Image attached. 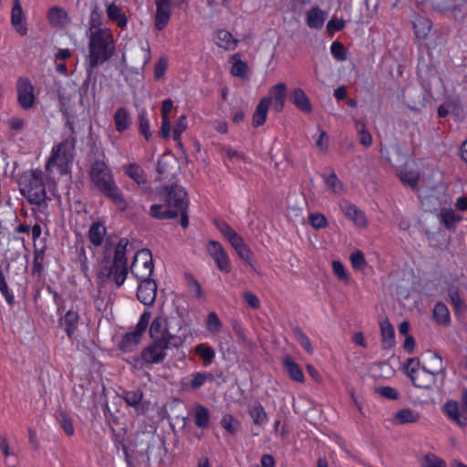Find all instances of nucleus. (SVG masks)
Returning a JSON list of instances; mask_svg holds the SVG:
<instances>
[{
	"label": "nucleus",
	"instance_id": "nucleus-1",
	"mask_svg": "<svg viewBox=\"0 0 467 467\" xmlns=\"http://www.w3.org/2000/svg\"><path fill=\"white\" fill-rule=\"evenodd\" d=\"M136 182L141 186L143 191L149 192L150 196L160 197L163 203H155L150 206V213L156 219H171L181 215V225L183 228L189 226L187 209L189 200L187 192L183 187L171 183L162 185L161 177H156L151 182V186L147 188L146 177H134Z\"/></svg>",
	"mask_w": 467,
	"mask_h": 467
},
{
	"label": "nucleus",
	"instance_id": "nucleus-2",
	"mask_svg": "<svg viewBox=\"0 0 467 467\" xmlns=\"http://www.w3.org/2000/svg\"><path fill=\"white\" fill-rule=\"evenodd\" d=\"M114 51L113 35L109 29L98 28L91 32L88 41V67L96 68L109 60Z\"/></svg>",
	"mask_w": 467,
	"mask_h": 467
},
{
	"label": "nucleus",
	"instance_id": "nucleus-3",
	"mask_svg": "<svg viewBox=\"0 0 467 467\" xmlns=\"http://www.w3.org/2000/svg\"><path fill=\"white\" fill-rule=\"evenodd\" d=\"M75 148L76 139L74 137H68L54 145L46 163L47 175H68Z\"/></svg>",
	"mask_w": 467,
	"mask_h": 467
},
{
	"label": "nucleus",
	"instance_id": "nucleus-4",
	"mask_svg": "<svg viewBox=\"0 0 467 467\" xmlns=\"http://www.w3.org/2000/svg\"><path fill=\"white\" fill-rule=\"evenodd\" d=\"M149 334L153 342L161 344L163 347L178 348L184 343L186 337L171 333L169 329L168 321L164 317H156L149 329Z\"/></svg>",
	"mask_w": 467,
	"mask_h": 467
},
{
	"label": "nucleus",
	"instance_id": "nucleus-5",
	"mask_svg": "<svg viewBox=\"0 0 467 467\" xmlns=\"http://www.w3.org/2000/svg\"><path fill=\"white\" fill-rule=\"evenodd\" d=\"M217 229L227 239L233 248L236 251L238 256L246 264L252 265L253 253L249 246L244 243L243 237L238 234L228 223L225 222H216Z\"/></svg>",
	"mask_w": 467,
	"mask_h": 467
},
{
	"label": "nucleus",
	"instance_id": "nucleus-6",
	"mask_svg": "<svg viewBox=\"0 0 467 467\" xmlns=\"http://www.w3.org/2000/svg\"><path fill=\"white\" fill-rule=\"evenodd\" d=\"M405 372L417 388L430 389L432 386L437 387V383L439 382L436 378L427 371L425 366L420 369V360L417 358H410L407 359Z\"/></svg>",
	"mask_w": 467,
	"mask_h": 467
},
{
	"label": "nucleus",
	"instance_id": "nucleus-7",
	"mask_svg": "<svg viewBox=\"0 0 467 467\" xmlns=\"http://www.w3.org/2000/svg\"><path fill=\"white\" fill-rule=\"evenodd\" d=\"M130 272L137 280H152L153 262L150 250L142 249L136 253Z\"/></svg>",
	"mask_w": 467,
	"mask_h": 467
},
{
	"label": "nucleus",
	"instance_id": "nucleus-8",
	"mask_svg": "<svg viewBox=\"0 0 467 467\" xmlns=\"http://www.w3.org/2000/svg\"><path fill=\"white\" fill-rule=\"evenodd\" d=\"M93 182L114 202L119 211L127 208V202L111 177H92Z\"/></svg>",
	"mask_w": 467,
	"mask_h": 467
},
{
	"label": "nucleus",
	"instance_id": "nucleus-9",
	"mask_svg": "<svg viewBox=\"0 0 467 467\" xmlns=\"http://www.w3.org/2000/svg\"><path fill=\"white\" fill-rule=\"evenodd\" d=\"M17 102L25 109H30L36 101L35 87L26 77H20L16 81Z\"/></svg>",
	"mask_w": 467,
	"mask_h": 467
},
{
	"label": "nucleus",
	"instance_id": "nucleus-10",
	"mask_svg": "<svg viewBox=\"0 0 467 467\" xmlns=\"http://www.w3.org/2000/svg\"><path fill=\"white\" fill-rule=\"evenodd\" d=\"M151 318V312L144 311L136 325L135 330L130 333H127L121 341V348L124 349H129L133 346H136L140 343L143 334L145 333L150 320Z\"/></svg>",
	"mask_w": 467,
	"mask_h": 467
},
{
	"label": "nucleus",
	"instance_id": "nucleus-11",
	"mask_svg": "<svg viewBox=\"0 0 467 467\" xmlns=\"http://www.w3.org/2000/svg\"><path fill=\"white\" fill-rule=\"evenodd\" d=\"M209 255L215 262L218 269L223 273H229L230 259L223 245L216 241H209L206 246Z\"/></svg>",
	"mask_w": 467,
	"mask_h": 467
},
{
	"label": "nucleus",
	"instance_id": "nucleus-12",
	"mask_svg": "<svg viewBox=\"0 0 467 467\" xmlns=\"http://www.w3.org/2000/svg\"><path fill=\"white\" fill-rule=\"evenodd\" d=\"M427 358V371H429L434 378H436L439 382L437 383V388H441L444 384V380L446 378L445 368L442 364L441 358L432 352H428L426 355Z\"/></svg>",
	"mask_w": 467,
	"mask_h": 467
},
{
	"label": "nucleus",
	"instance_id": "nucleus-13",
	"mask_svg": "<svg viewBox=\"0 0 467 467\" xmlns=\"http://www.w3.org/2000/svg\"><path fill=\"white\" fill-rule=\"evenodd\" d=\"M213 42L224 51H234L239 45V39L226 29H216L213 31Z\"/></svg>",
	"mask_w": 467,
	"mask_h": 467
},
{
	"label": "nucleus",
	"instance_id": "nucleus-14",
	"mask_svg": "<svg viewBox=\"0 0 467 467\" xmlns=\"http://www.w3.org/2000/svg\"><path fill=\"white\" fill-rule=\"evenodd\" d=\"M138 299L145 306H151L156 298L157 285L153 280H139Z\"/></svg>",
	"mask_w": 467,
	"mask_h": 467
},
{
	"label": "nucleus",
	"instance_id": "nucleus-15",
	"mask_svg": "<svg viewBox=\"0 0 467 467\" xmlns=\"http://www.w3.org/2000/svg\"><path fill=\"white\" fill-rule=\"evenodd\" d=\"M168 348V347L153 342L142 350L141 360L147 364H159L163 361L165 350Z\"/></svg>",
	"mask_w": 467,
	"mask_h": 467
},
{
	"label": "nucleus",
	"instance_id": "nucleus-16",
	"mask_svg": "<svg viewBox=\"0 0 467 467\" xmlns=\"http://www.w3.org/2000/svg\"><path fill=\"white\" fill-rule=\"evenodd\" d=\"M43 177H30L27 192L28 200L33 203H41L46 199V190L42 182Z\"/></svg>",
	"mask_w": 467,
	"mask_h": 467
},
{
	"label": "nucleus",
	"instance_id": "nucleus-17",
	"mask_svg": "<svg viewBox=\"0 0 467 467\" xmlns=\"http://www.w3.org/2000/svg\"><path fill=\"white\" fill-rule=\"evenodd\" d=\"M339 207L345 216L351 220L356 225L359 227L366 225V215L356 205L347 200H343L341 201Z\"/></svg>",
	"mask_w": 467,
	"mask_h": 467
},
{
	"label": "nucleus",
	"instance_id": "nucleus-18",
	"mask_svg": "<svg viewBox=\"0 0 467 467\" xmlns=\"http://www.w3.org/2000/svg\"><path fill=\"white\" fill-rule=\"evenodd\" d=\"M11 24L20 36H24L27 35L28 29L25 22L23 8L19 0H14L11 12Z\"/></svg>",
	"mask_w": 467,
	"mask_h": 467
},
{
	"label": "nucleus",
	"instance_id": "nucleus-19",
	"mask_svg": "<svg viewBox=\"0 0 467 467\" xmlns=\"http://www.w3.org/2000/svg\"><path fill=\"white\" fill-rule=\"evenodd\" d=\"M401 182L406 187L419 192V196L425 195L428 197V192L431 189L430 187V177H400Z\"/></svg>",
	"mask_w": 467,
	"mask_h": 467
},
{
	"label": "nucleus",
	"instance_id": "nucleus-20",
	"mask_svg": "<svg viewBox=\"0 0 467 467\" xmlns=\"http://www.w3.org/2000/svg\"><path fill=\"white\" fill-rule=\"evenodd\" d=\"M273 109L279 113L284 109L286 97V85L278 83L273 86L269 91Z\"/></svg>",
	"mask_w": 467,
	"mask_h": 467
},
{
	"label": "nucleus",
	"instance_id": "nucleus-21",
	"mask_svg": "<svg viewBox=\"0 0 467 467\" xmlns=\"http://www.w3.org/2000/svg\"><path fill=\"white\" fill-rule=\"evenodd\" d=\"M47 18L52 27H64L70 22L67 12L59 6H52L48 9Z\"/></svg>",
	"mask_w": 467,
	"mask_h": 467
},
{
	"label": "nucleus",
	"instance_id": "nucleus-22",
	"mask_svg": "<svg viewBox=\"0 0 467 467\" xmlns=\"http://www.w3.org/2000/svg\"><path fill=\"white\" fill-rule=\"evenodd\" d=\"M93 69L94 68H91V67H88V68H87V77H86V78L84 79V81L82 82V84H81V86L79 88L80 103L83 106H86V105L88 106L92 100H95V98H96V92H95V83H96V81L95 80L93 82V87L91 88L90 94H88L89 93V88H90Z\"/></svg>",
	"mask_w": 467,
	"mask_h": 467
},
{
	"label": "nucleus",
	"instance_id": "nucleus-23",
	"mask_svg": "<svg viewBox=\"0 0 467 467\" xmlns=\"http://www.w3.org/2000/svg\"><path fill=\"white\" fill-rule=\"evenodd\" d=\"M270 105L271 99L268 97H263L259 100L255 108V110L253 114V126L254 128H259L265 123Z\"/></svg>",
	"mask_w": 467,
	"mask_h": 467
},
{
	"label": "nucleus",
	"instance_id": "nucleus-24",
	"mask_svg": "<svg viewBox=\"0 0 467 467\" xmlns=\"http://www.w3.org/2000/svg\"><path fill=\"white\" fill-rule=\"evenodd\" d=\"M290 100L299 110L305 113L312 111L310 99L302 88H294L290 93Z\"/></svg>",
	"mask_w": 467,
	"mask_h": 467
},
{
	"label": "nucleus",
	"instance_id": "nucleus-25",
	"mask_svg": "<svg viewBox=\"0 0 467 467\" xmlns=\"http://www.w3.org/2000/svg\"><path fill=\"white\" fill-rule=\"evenodd\" d=\"M327 13L318 6L310 8L306 13V23L309 28L320 29L323 27Z\"/></svg>",
	"mask_w": 467,
	"mask_h": 467
},
{
	"label": "nucleus",
	"instance_id": "nucleus-26",
	"mask_svg": "<svg viewBox=\"0 0 467 467\" xmlns=\"http://www.w3.org/2000/svg\"><path fill=\"white\" fill-rule=\"evenodd\" d=\"M283 367L289 378L299 383L305 381V375L300 366L296 363L289 356H285L282 360Z\"/></svg>",
	"mask_w": 467,
	"mask_h": 467
},
{
	"label": "nucleus",
	"instance_id": "nucleus-27",
	"mask_svg": "<svg viewBox=\"0 0 467 467\" xmlns=\"http://www.w3.org/2000/svg\"><path fill=\"white\" fill-rule=\"evenodd\" d=\"M79 318L78 312L73 308L69 309L62 317V325L65 327L66 333L69 338L74 337Z\"/></svg>",
	"mask_w": 467,
	"mask_h": 467
},
{
	"label": "nucleus",
	"instance_id": "nucleus-28",
	"mask_svg": "<svg viewBox=\"0 0 467 467\" xmlns=\"http://www.w3.org/2000/svg\"><path fill=\"white\" fill-rule=\"evenodd\" d=\"M115 129L119 133L127 130L131 125V117L129 110L124 108H119L113 116Z\"/></svg>",
	"mask_w": 467,
	"mask_h": 467
},
{
	"label": "nucleus",
	"instance_id": "nucleus-29",
	"mask_svg": "<svg viewBox=\"0 0 467 467\" xmlns=\"http://www.w3.org/2000/svg\"><path fill=\"white\" fill-rule=\"evenodd\" d=\"M107 234V228L104 223L100 222L93 223L88 230V240L96 247L100 246Z\"/></svg>",
	"mask_w": 467,
	"mask_h": 467
},
{
	"label": "nucleus",
	"instance_id": "nucleus-30",
	"mask_svg": "<svg viewBox=\"0 0 467 467\" xmlns=\"http://www.w3.org/2000/svg\"><path fill=\"white\" fill-rule=\"evenodd\" d=\"M229 62L231 63L230 73L234 77H237L240 78H246L248 73V66L247 63L241 59V56L238 53L231 56Z\"/></svg>",
	"mask_w": 467,
	"mask_h": 467
},
{
	"label": "nucleus",
	"instance_id": "nucleus-31",
	"mask_svg": "<svg viewBox=\"0 0 467 467\" xmlns=\"http://www.w3.org/2000/svg\"><path fill=\"white\" fill-rule=\"evenodd\" d=\"M212 375L206 372H196L192 376V379H183L181 381V387L183 390L197 389L207 381Z\"/></svg>",
	"mask_w": 467,
	"mask_h": 467
},
{
	"label": "nucleus",
	"instance_id": "nucleus-32",
	"mask_svg": "<svg viewBox=\"0 0 467 467\" xmlns=\"http://www.w3.org/2000/svg\"><path fill=\"white\" fill-rule=\"evenodd\" d=\"M393 419L400 425L416 423L420 420V414L412 409H402L395 412Z\"/></svg>",
	"mask_w": 467,
	"mask_h": 467
},
{
	"label": "nucleus",
	"instance_id": "nucleus-33",
	"mask_svg": "<svg viewBox=\"0 0 467 467\" xmlns=\"http://www.w3.org/2000/svg\"><path fill=\"white\" fill-rule=\"evenodd\" d=\"M107 16L109 20L116 22L119 27H125L128 23L126 15L122 12L119 6L111 3L107 5Z\"/></svg>",
	"mask_w": 467,
	"mask_h": 467
},
{
	"label": "nucleus",
	"instance_id": "nucleus-34",
	"mask_svg": "<svg viewBox=\"0 0 467 467\" xmlns=\"http://www.w3.org/2000/svg\"><path fill=\"white\" fill-rule=\"evenodd\" d=\"M193 418L199 428L205 429L209 426L211 414L207 408L197 403L193 406Z\"/></svg>",
	"mask_w": 467,
	"mask_h": 467
},
{
	"label": "nucleus",
	"instance_id": "nucleus-35",
	"mask_svg": "<svg viewBox=\"0 0 467 467\" xmlns=\"http://www.w3.org/2000/svg\"><path fill=\"white\" fill-rule=\"evenodd\" d=\"M444 410L448 417L456 421L460 426L467 425V417L460 413L456 401L450 400L446 402Z\"/></svg>",
	"mask_w": 467,
	"mask_h": 467
},
{
	"label": "nucleus",
	"instance_id": "nucleus-36",
	"mask_svg": "<svg viewBox=\"0 0 467 467\" xmlns=\"http://www.w3.org/2000/svg\"><path fill=\"white\" fill-rule=\"evenodd\" d=\"M194 352L202 358L204 367L210 366L215 358V351L206 343L196 345Z\"/></svg>",
	"mask_w": 467,
	"mask_h": 467
},
{
	"label": "nucleus",
	"instance_id": "nucleus-37",
	"mask_svg": "<svg viewBox=\"0 0 467 467\" xmlns=\"http://www.w3.org/2000/svg\"><path fill=\"white\" fill-rule=\"evenodd\" d=\"M171 15V8L156 7L154 18V26L158 31H161L167 26Z\"/></svg>",
	"mask_w": 467,
	"mask_h": 467
},
{
	"label": "nucleus",
	"instance_id": "nucleus-38",
	"mask_svg": "<svg viewBox=\"0 0 467 467\" xmlns=\"http://www.w3.org/2000/svg\"><path fill=\"white\" fill-rule=\"evenodd\" d=\"M129 241L126 238L119 239L114 252L112 265H127L126 252Z\"/></svg>",
	"mask_w": 467,
	"mask_h": 467
},
{
	"label": "nucleus",
	"instance_id": "nucleus-39",
	"mask_svg": "<svg viewBox=\"0 0 467 467\" xmlns=\"http://www.w3.org/2000/svg\"><path fill=\"white\" fill-rule=\"evenodd\" d=\"M128 275L127 265H112L109 271L110 277L120 286L126 280Z\"/></svg>",
	"mask_w": 467,
	"mask_h": 467
},
{
	"label": "nucleus",
	"instance_id": "nucleus-40",
	"mask_svg": "<svg viewBox=\"0 0 467 467\" xmlns=\"http://www.w3.org/2000/svg\"><path fill=\"white\" fill-rule=\"evenodd\" d=\"M205 327L211 335H216L221 332L223 328V323L215 312H211L208 314L205 319Z\"/></svg>",
	"mask_w": 467,
	"mask_h": 467
},
{
	"label": "nucleus",
	"instance_id": "nucleus-41",
	"mask_svg": "<svg viewBox=\"0 0 467 467\" xmlns=\"http://www.w3.org/2000/svg\"><path fill=\"white\" fill-rule=\"evenodd\" d=\"M441 222L446 228L451 229L461 220V217L455 213L453 210L443 209L439 213Z\"/></svg>",
	"mask_w": 467,
	"mask_h": 467
},
{
	"label": "nucleus",
	"instance_id": "nucleus-42",
	"mask_svg": "<svg viewBox=\"0 0 467 467\" xmlns=\"http://www.w3.org/2000/svg\"><path fill=\"white\" fill-rule=\"evenodd\" d=\"M249 414L256 425H265L267 422V414L261 404H256L249 409Z\"/></svg>",
	"mask_w": 467,
	"mask_h": 467
},
{
	"label": "nucleus",
	"instance_id": "nucleus-43",
	"mask_svg": "<svg viewBox=\"0 0 467 467\" xmlns=\"http://www.w3.org/2000/svg\"><path fill=\"white\" fill-rule=\"evenodd\" d=\"M105 155L100 154L91 164L89 175H109V169L105 162Z\"/></svg>",
	"mask_w": 467,
	"mask_h": 467
},
{
	"label": "nucleus",
	"instance_id": "nucleus-44",
	"mask_svg": "<svg viewBox=\"0 0 467 467\" xmlns=\"http://www.w3.org/2000/svg\"><path fill=\"white\" fill-rule=\"evenodd\" d=\"M433 317L435 320L442 325L450 323V312L443 303H437L433 309Z\"/></svg>",
	"mask_w": 467,
	"mask_h": 467
},
{
	"label": "nucleus",
	"instance_id": "nucleus-45",
	"mask_svg": "<svg viewBox=\"0 0 467 467\" xmlns=\"http://www.w3.org/2000/svg\"><path fill=\"white\" fill-rule=\"evenodd\" d=\"M222 427L232 435H235L240 429V422L231 414H225L221 420Z\"/></svg>",
	"mask_w": 467,
	"mask_h": 467
},
{
	"label": "nucleus",
	"instance_id": "nucleus-46",
	"mask_svg": "<svg viewBox=\"0 0 467 467\" xmlns=\"http://www.w3.org/2000/svg\"><path fill=\"white\" fill-rule=\"evenodd\" d=\"M394 328L389 321L381 322V338L386 344L385 348H391L394 345Z\"/></svg>",
	"mask_w": 467,
	"mask_h": 467
},
{
	"label": "nucleus",
	"instance_id": "nucleus-47",
	"mask_svg": "<svg viewBox=\"0 0 467 467\" xmlns=\"http://www.w3.org/2000/svg\"><path fill=\"white\" fill-rule=\"evenodd\" d=\"M448 296L450 297L451 303L453 305L457 312H462L466 310V306L460 297L458 287L450 286L448 289Z\"/></svg>",
	"mask_w": 467,
	"mask_h": 467
},
{
	"label": "nucleus",
	"instance_id": "nucleus-48",
	"mask_svg": "<svg viewBox=\"0 0 467 467\" xmlns=\"http://www.w3.org/2000/svg\"><path fill=\"white\" fill-rule=\"evenodd\" d=\"M308 221L315 230L325 229L328 225L327 217L321 213H311L308 215Z\"/></svg>",
	"mask_w": 467,
	"mask_h": 467
},
{
	"label": "nucleus",
	"instance_id": "nucleus-49",
	"mask_svg": "<svg viewBox=\"0 0 467 467\" xmlns=\"http://www.w3.org/2000/svg\"><path fill=\"white\" fill-rule=\"evenodd\" d=\"M356 129L358 131L360 144L368 147L372 143L371 134L366 129L365 124L360 120H356Z\"/></svg>",
	"mask_w": 467,
	"mask_h": 467
},
{
	"label": "nucleus",
	"instance_id": "nucleus-50",
	"mask_svg": "<svg viewBox=\"0 0 467 467\" xmlns=\"http://www.w3.org/2000/svg\"><path fill=\"white\" fill-rule=\"evenodd\" d=\"M0 450L5 458V464L8 467H16V462H11L8 459L15 455V452L11 451L9 447L8 439L5 434H0Z\"/></svg>",
	"mask_w": 467,
	"mask_h": 467
},
{
	"label": "nucleus",
	"instance_id": "nucleus-51",
	"mask_svg": "<svg viewBox=\"0 0 467 467\" xmlns=\"http://www.w3.org/2000/svg\"><path fill=\"white\" fill-rule=\"evenodd\" d=\"M332 271L334 275L338 279V281L342 282L345 285H348L350 281L349 275L345 269L344 265L341 262L334 260L332 262Z\"/></svg>",
	"mask_w": 467,
	"mask_h": 467
},
{
	"label": "nucleus",
	"instance_id": "nucleus-52",
	"mask_svg": "<svg viewBox=\"0 0 467 467\" xmlns=\"http://www.w3.org/2000/svg\"><path fill=\"white\" fill-rule=\"evenodd\" d=\"M139 131L146 140L151 136L150 120L146 112L139 114Z\"/></svg>",
	"mask_w": 467,
	"mask_h": 467
},
{
	"label": "nucleus",
	"instance_id": "nucleus-53",
	"mask_svg": "<svg viewBox=\"0 0 467 467\" xmlns=\"http://www.w3.org/2000/svg\"><path fill=\"white\" fill-rule=\"evenodd\" d=\"M295 338L300 344V346L308 353L312 354L314 352V348L311 345V342L308 337L300 329H296L294 331Z\"/></svg>",
	"mask_w": 467,
	"mask_h": 467
},
{
	"label": "nucleus",
	"instance_id": "nucleus-54",
	"mask_svg": "<svg viewBox=\"0 0 467 467\" xmlns=\"http://www.w3.org/2000/svg\"><path fill=\"white\" fill-rule=\"evenodd\" d=\"M143 394L140 389L129 390L124 393V400L128 405L135 407L139 405L142 400Z\"/></svg>",
	"mask_w": 467,
	"mask_h": 467
},
{
	"label": "nucleus",
	"instance_id": "nucleus-55",
	"mask_svg": "<svg viewBox=\"0 0 467 467\" xmlns=\"http://www.w3.org/2000/svg\"><path fill=\"white\" fill-rule=\"evenodd\" d=\"M326 186L334 193L338 194L344 192L343 183L338 177H325Z\"/></svg>",
	"mask_w": 467,
	"mask_h": 467
},
{
	"label": "nucleus",
	"instance_id": "nucleus-56",
	"mask_svg": "<svg viewBox=\"0 0 467 467\" xmlns=\"http://www.w3.org/2000/svg\"><path fill=\"white\" fill-rule=\"evenodd\" d=\"M59 424L65 433L72 436L75 432L72 420L65 413H61L58 417Z\"/></svg>",
	"mask_w": 467,
	"mask_h": 467
},
{
	"label": "nucleus",
	"instance_id": "nucleus-57",
	"mask_svg": "<svg viewBox=\"0 0 467 467\" xmlns=\"http://www.w3.org/2000/svg\"><path fill=\"white\" fill-rule=\"evenodd\" d=\"M330 52L337 60L343 61L347 58L346 48L344 45L338 41H334L331 44Z\"/></svg>",
	"mask_w": 467,
	"mask_h": 467
},
{
	"label": "nucleus",
	"instance_id": "nucleus-58",
	"mask_svg": "<svg viewBox=\"0 0 467 467\" xmlns=\"http://www.w3.org/2000/svg\"><path fill=\"white\" fill-rule=\"evenodd\" d=\"M168 67V59L165 57L159 58L154 66V78L156 80L161 79L164 77Z\"/></svg>",
	"mask_w": 467,
	"mask_h": 467
},
{
	"label": "nucleus",
	"instance_id": "nucleus-59",
	"mask_svg": "<svg viewBox=\"0 0 467 467\" xmlns=\"http://www.w3.org/2000/svg\"><path fill=\"white\" fill-rule=\"evenodd\" d=\"M346 26L343 19L332 18L327 24V33L333 36L336 32L341 31Z\"/></svg>",
	"mask_w": 467,
	"mask_h": 467
},
{
	"label": "nucleus",
	"instance_id": "nucleus-60",
	"mask_svg": "<svg viewBox=\"0 0 467 467\" xmlns=\"http://www.w3.org/2000/svg\"><path fill=\"white\" fill-rule=\"evenodd\" d=\"M349 259H350L353 268L356 270L363 269V267L366 264L365 257L360 251H356V252L352 253Z\"/></svg>",
	"mask_w": 467,
	"mask_h": 467
},
{
	"label": "nucleus",
	"instance_id": "nucleus-61",
	"mask_svg": "<svg viewBox=\"0 0 467 467\" xmlns=\"http://www.w3.org/2000/svg\"><path fill=\"white\" fill-rule=\"evenodd\" d=\"M423 467H446V463L436 455L428 454L424 458Z\"/></svg>",
	"mask_w": 467,
	"mask_h": 467
},
{
	"label": "nucleus",
	"instance_id": "nucleus-62",
	"mask_svg": "<svg viewBox=\"0 0 467 467\" xmlns=\"http://www.w3.org/2000/svg\"><path fill=\"white\" fill-rule=\"evenodd\" d=\"M414 27L416 29V35L419 36L421 33L422 36H425L431 29V22L425 18H419L414 23Z\"/></svg>",
	"mask_w": 467,
	"mask_h": 467
},
{
	"label": "nucleus",
	"instance_id": "nucleus-63",
	"mask_svg": "<svg viewBox=\"0 0 467 467\" xmlns=\"http://www.w3.org/2000/svg\"><path fill=\"white\" fill-rule=\"evenodd\" d=\"M316 146L322 152H327L328 150V136L326 131L321 130L320 134L316 140Z\"/></svg>",
	"mask_w": 467,
	"mask_h": 467
},
{
	"label": "nucleus",
	"instance_id": "nucleus-64",
	"mask_svg": "<svg viewBox=\"0 0 467 467\" xmlns=\"http://www.w3.org/2000/svg\"><path fill=\"white\" fill-rule=\"evenodd\" d=\"M302 212L299 207L290 206L287 208L286 216L290 221L297 223L302 218Z\"/></svg>",
	"mask_w": 467,
	"mask_h": 467
}]
</instances>
